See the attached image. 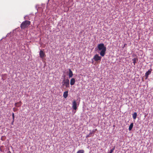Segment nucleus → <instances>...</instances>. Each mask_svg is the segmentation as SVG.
<instances>
[{
  "instance_id": "17",
  "label": "nucleus",
  "mask_w": 153,
  "mask_h": 153,
  "mask_svg": "<svg viewBox=\"0 0 153 153\" xmlns=\"http://www.w3.org/2000/svg\"><path fill=\"white\" fill-rule=\"evenodd\" d=\"M114 149H115V147H114V148L112 149H111L110 150V152H109L110 153H112L113 152Z\"/></svg>"
},
{
  "instance_id": "8",
  "label": "nucleus",
  "mask_w": 153,
  "mask_h": 153,
  "mask_svg": "<svg viewBox=\"0 0 153 153\" xmlns=\"http://www.w3.org/2000/svg\"><path fill=\"white\" fill-rule=\"evenodd\" d=\"M69 72L68 73V76L69 78H71L73 76V73L72 71L71 70V69H69Z\"/></svg>"
},
{
  "instance_id": "9",
  "label": "nucleus",
  "mask_w": 153,
  "mask_h": 153,
  "mask_svg": "<svg viewBox=\"0 0 153 153\" xmlns=\"http://www.w3.org/2000/svg\"><path fill=\"white\" fill-rule=\"evenodd\" d=\"M75 79L74 78H72L71 79L70 81V84L71 85H73L75 83Z\"/></svg>"
},
{
  "instance_id": "6",
  "label": "nucleus",
  "mask_w": 153,
  "mask_h": 153,
  "mask_svg": "<svg viewBox=\"0 0 153 153\" xmlns=\"http://www.w3.org/2000/svg\"><path fill=\"white\" fill-rule=\"evenodd\" d=\"M39 56L41 58L43 59L45 56V55L43 51L41 50L39 52Z\"/></svg>"
},
{
  "instance_id": "2",
  "label": "nucleus",
  "mask_w": 153,
  "mask_h": 153,
  "mask_svg": "<svg viewBox=\"0 0 153 153\" xmlns=\"http://www.w3.org/2000/svg\"><path fill=\"white\" fill-rule=\"evenodd\" d=\"M30 24V21L26 20L23 22L21 25L20 27L22 29H25L27 28Z\"/></svg>"
},
{
  "instance_id": "5",
  "label": "nucleus",
  "mask_w": 153,
  "mask_h": 153,
  "mask_svg": "<svg viewBox=\"0 0 153 153\" xmlns=\"http://www.w3.org/2000/svg\"><path fill=\"white\" fill-rule=\"evenodd\" d=\"M76 103L75 100H74L72 102V108L76 110L77 109Z\"/></svg>"
},
{
  "instance_id": "7",
  "label": "nucleus",
  "mask_w": 153,
  "mask_h": 153,
  "mask_svg": "<svg viewBox=\"0 0 153 153\" xmlns=\"http://www.w3.org/2000/svg\"><path fill=\"white\" fill-rule=\"evenodd\" d=\"M152 70L151 69L149 70L145 74V76L146 77V79H147L149 75L151 73Z\"/></svg>"
},
{
  "instance_id": "22",
  "label": "nucleus",
  "mask_w": 153,
  "mask_h": 153,
  "mask_svg": "<svg viewBox=\"0 0 153 153\" xmlns=\"http://www.w3.org/2000/svg\"><path fill=\"white\" fill-rule=\"evenodd\" d=\"M13 110H13V111H16L15 110V108H13Z\"/></svg>"
},
{
  "instance_id": "12",
  "label": "nucleus",
  "mask_w": 153,
  "mask_h": 153,
  "mask_svg": "<svg viewBox=\"0 0 153 153\" xmlns=\"http://www.w3.org/2000/svg\"><path fill=\"white\" fill-rule=\"evenodd\" d=\"M133 123H131L130 125L129 126V127L128 129L129 131H131L132 129L133 128Z\"/></svg>"
},
{
  "instance_id": "15",
  "label": "nucleus",
  "mask_w": 153,
  "mask_h": 153,
  "mask_svg": "<svg viewBox=\"0 0 153 153\" xmlns=\"http://www.w3.org/2000/svg\"><path fill=\"white\" fill-rule=\"evenodd\" d=\"M84 151L83 150H79L76 153H84Z\"/></svg>"
},
{
  "instance_id": "10",
  "label": "nucleus",
  "mask_w": 153,
  "mask_h": 153,
  "mask_svg": "<svg viewBox=\"0 0 153 153\" xmlns=\"http://www.w3.org/2000/svg\"><path fill=\"white\" fill-rule=\"evenodd\" d=\"M22 103V102L21 101H19L18 102L15 103V105L16 107H18L21 105Z\"/></svg>"
},
{
  "instance_id": "1",
  "label": "nucleus",
  "mask_w": 153,
  "mask_h": 153,
  "mask_svg": "<svg viewBox=\"0 0 153 153\" xmlns=\"http://www.w3.org/2000/svg\"><path fill=\"white\" fill-rule=\"evenodd\" d=\"M97 47L99 50L101 51L100 53V55L102 56H104L106 50V48L104 46V44L103 43L100 44Z\"/></svg>"
},
{
  "instance_id": "4",
  "label": "nucleus",
  "mask_w": 153,
  "mask_h": 153,
  "mask_svg": "<svg viewBox=\"0 0 153 153\" xmlns=\"http://www.w3.org/2000/svg\"><path fill=\"white\" fill-rule=\"evenodd\" d=\"M93 59L95 61H100L101 59V57L98 54H96L94 56Z\"/></svg>"
},
{
  "instance_id": "23",
  "label": "nucleus",
  "mask_w": 153,
  "mask_h": 153,
  "mask_svg": "<svg viewBox=\"0 0 153 153\" xmlns=\"http://www.w3.org/2000/svg\"><path fill=\"white\" fill-rule=\"evenodd\" d=\"M110 153V152H109V153Z\"/></svg>"
},
{
  "instance_id": "13",
  "label": "nucleus",
  "mask_w": 153,
  "mask_h": 153,
  "mask_svg": "<svg viewBox=\"0 0 153 153\" xmlns=\"http://www.w3.org/2000/svg\"><path fill=\"white\" fill-rule=\"evenodd\" d=\"M137 116V113L136 112H134L133 115V118L135 120L136 119Z\"/></svg>"
},
{
  "instance_id": "14",
  "label": "nucleus",
  "mask_w": 153,
  "mask_h": 153,
  "mask_svg": "<svg viewBox=\"0 0 153 153\" xmlns=\"http://www.w3.org/2000/svg\"><path fill=\"white\" fill-rule=\"evenodd\" d=\"M137 59L134 58L133 59H132V61H133V63L134 64V65H135V63H136V60Z\"/></svg>"
},
{
  "instance_id": "16",
  "label": "nucleus",
  "mask_w": 153,
  "mask_h": 153,
  "mask_svg": "<svg viewBox=\"0 0 153 153\" xmlns=\"http://www.w3.org/2000/svg\"><path fill=\"white\" fill-rule=\"evenodd\" d=\"M97 129H96L94 130H93L91 131L92 133H93V135H94V133H95L96 131H97Z\"/></svg>"
},
{
  "instance_id": "21",
  "label": "nucleus",
  "mask_w": 153,
  "mask_h": 153,
  "mask_svg": "<svg viewBox=\"0 0 153 153\" xmlns=\"http://www.w3.org/2000/svg\"><path fill=\"white\" fill-rule=\"evenodd\" d=\"M90 137L89 136V134L88 135H87L86 136V137Z\"/></svg>"
},
{
  "instance_id": "3",
  "label": "nucleus",
  "mask_w": 153,
  "mask_h": 153,
  "mask_svg": "<svg viewBox=\"0 0 153 153\" xmlns=\"http://www.w3.org/2000/svg\"><path fill=\"white\" fill-rule=\"evenodd\" d=\"M63 85H65L66 87H69L70 85L69 80L68 79L65 80V79L63 81Z\"/></svg>"
},
{
  "instance_id": "19",
  "label": "nucleus",
  "mask_w": 153,
  "mask_h": 153,
  "mask_svg": "<svg viewBox=\"0 0 153 153\" xmlns=\"http://www.w3.org/2000/svg\"><path fill=\"white\" fill-rule=\"evenodd\" d=\"M89 136L91 137V136H93V133H92V132H90L89 134H88Z\"/></svg>"
},
{
  "instance_id": "11",
  "label": "nucleus",
  "mask_w": 153,
  "mask_h": 153,
  "mask_svg": "<svg viewBox=\"0 0 153 153\" xmlns=\"http://www.w3.org/2000/svg\"><path fill=\"white\" fill-rule=\"evenodd\" d=\"M68 95V91H67L64 92L63 96L65 98H66L67 97Z\"/></svg>"
},
{
  "instance_id": "18",
  "label": "nucleus",
  "mask_w": 153,
  "mask_h": 153,
  "mask_svg": "<svg viewBox=\"0 0 153 153\" xmlns=\"http://www.w3.org/2000/svg\"><path fill=\"white\" fill-rule=\"evenodd\" d=\"M15 116L14 114V113H12V119L13 120H14Z\"/></svg>"
},
{
  "instance_id": "20",
  "label": "nucleus",
  "mask_w": 153,
  "mask_h": 153,
  "mask_svg": "<svg viewBox=\"0 0 153 153\" xmlns=\"http://www.w3.org/2000/svg\"><path fill=\"white\" fill-rule=\"evenodd\" d=\"M14 122V120H13L11 122V124H12V125H13V123Z\"/></svg>"
}]
</instances>
